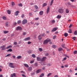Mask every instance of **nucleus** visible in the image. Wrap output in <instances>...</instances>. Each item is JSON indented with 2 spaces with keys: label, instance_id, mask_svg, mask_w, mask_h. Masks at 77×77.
<instances>
[{
  "label": "nucleus",
  "instance_id": "obj_49",
  "mask_svg": "<svg viewBox=\"0 0 77 77\" xmlns=\"http://www.w3.org/2000/svg\"><path fill=\"white\" fill-rule=\"evenodd\" d=\"M20 72L22 74H25V72H23V71H21Z\"/></svg>",
  "mask_w": 77,
  "mask_h": 77
},
{
  "label": "nucleus",
  "instance_id": "obj_57",
  "mask_svg": "<svg viewBox=\"0 0 77 77\" xmlns=\"http://www.w3.org/2000/svg\"><path fill=\"white\" fill-rule=\"evenodd\" d=\"M19 6H20L21 7L22 6V4H20L18 5Z\"/></svg>",
  "mask_w": 77,
  "mask_h": 77
},
{
  "label": "nucleus",
  "instance_id": "obj_15",
  "mask_svg": "<svg viewBox=\"0 0 77 77\" xmlns=\"http://www.w3.org/2000/svg\"><path fill=\"white\" fill-rule=\"evenodd\" d=\"M18 13H19V11H16L15 13V15L16 16H17L18 15Z\"/></svg>",
  "mask_w": 77,
  "mask_h": 77
},
{
  "label": "nucleus",
  "instance_id": "obj_4",
  "mask_svg": "<svg viewBox=\"0 0 77 77\" xmlns=\"http://www.w3.org/2000/svg\"><path fill=\"white\" fill-rule=\"evenodd\" d=\"M27 23V20L26 19H25L23 20L22 24H25Z\"/></svg>",
  "mask_w": 77,
  "mask_h": 77
},
{
  "label": "nucleus",
  "instance_id": "obj_5",
  "mask_svg": "<svg viewBox=\"0 0 77 77\" xmlns=\"http://www.w3.org/2000/svg\"><path fill=\"white\" fill-rule=\"evenodd\" d=\"M47 59V57H43L41 59V62H44L45 61V60Z\"/></svg>",
  "mask_w": 77,
  "mask_h": 77
},
{
  "label": "nucleus",
  "instance_id": "obj_47",
  "mask_svg": "<svg viewBox=\"0 0 77 77\" xmlns=\"http://www.w3.org/2000/svg\"><path fill=\"white\" fill-rule=\"evenodd\" d=\"M35 74L34 72L32 73H31V75L32 76H33V75H35Z\"/></svg>",
  "mask_w": 77,
  "mask_h": 77
},
{
  "label": "nucleus",
  "instance_id": "obj_23",
  "mask_svg": "<svg viewBox=\"0 0 77 77\" xmlns=\"http://www.w3.org/2000/svg\"><path fill=\"white\" fill-rule=\"evenodd\" d=\"M24 65L25 67H27V68L29 67V65H28V64H24Z\"/></svg>",
  "mask_w": 77,
  "mask_h": 77
},
{
  "label": "nucleus",
  "instance_id": "obj_30",
  "mask_svg": "<svg viewBox=\"0 0 77 77\" xmlns=\"http://www.w3.org/2000/svg\"><path fill=\"white\" fill-rule=\"evenodd\" d=\"M47 4L46 3H44L43 4V7H44V6H47Z\"/></svg>",
  "mask_w": 77,
  "mask_h": 77
},
{
  "label": "nucleus",
  "instance_id": "obj_1",
  "mask_svg": "<svg viewBox=\"0 0 77 77\" xmlns=\"http://www.w3.org/2000/svg\"><path fill=\"white\" fill-rule=\"evenodd\" d=\"M51 40L50 39L45 40L43 42V44H47L48 42H50Z\"/></svg>",
  "mask_w": 77,
  "mask_h": 77
},
{
  "label": "nucleus",
  "instance_id": "obj_28",
  "mask_svg": "<svg viewBox=\"0 0 77 77\" xmlns=\"http://www.w3.org/2000/svg\"><path fill=\"white\" fill-rule=\"evenodd\" d=\"M63 50V49L62 48H59L58 49V51H62Z\"/></svg>",
  "mask_w": 77,
  "mask_h": 77
},
{
  "label": "nucleus",
  "instance_id": "obj_45",
  "mask_svg": "<svg viewBox=\"0 0 77 77\" xmlns=\"http://www.w3.org/2000/svg\"><path fill=\"white\" fill-rule=\"evenodd\" d=\"M3 19L5 20H6V17H3Z\"/></svg>",
  "mask_w": 77,
  "mask_h": 77
},
{
  "label": "nucleus",
  "instance_id": "obj_37",
  "mask_svg": "<svg viewBox=\"0 0 77 77\" xmlns=\"http://www.w3.org/2000/svg\"><path fill=\"white\" fill-rule=\"evenodd\" d=\"M14 5H15V3L14 2H12L11 3V5H12V6H14Z\"/></svg>",
  "mask_w": 77,
  "mask_h": 77
},
{
  "label": "nucleus",
  "instance_id": "obj_11",
  "mask_svg": "<svg viewBox=\"0 0 77 77\" xmlns=\"http://www.w3.org/2000/svg\"><path fill=\"white\" fill-rule=\"evenodd\" d=\"M37 60L38 61H41V58L40 57H37Z\"/></svg>",
  "mask_w": 77,
  "mask_h": 77
},
{
  "label": "nucleus",
  "instance_id": "obj_8",
  "mask_svg": "<svg viewBox=\"0 0 77 77\" xmlns=\"http://www.w3.org/2000/svg\"><path fill=\"white\" fill-rule=\"evenodd\" d=\"M41 71H42V70L41 69H38L36 71V72L37 74H38V73H39V72H40Z\"/></svg>",
  "mask_w": 77,
  "mask_h": 77
},
{
  "label": "nucleus",
  "instance_id": "obj_63",
  "mask_svg": "<svg viewBox=\"0 0 77 77\" xmlns=\"http://www.w3.org/2000/svg\"><path fill=\"white\" fill-rule=\"evenodd\" d=\"M15 35H14V34L13 33V34H12L11 35V37H12V36H14Z\"/></svg>",
  "mask_w": 77,
  "mask_h": 77
},
{
  "label": "nucleus",
  "instance_id": "obj_35",
  "mask_svg": "<svg viewBox=\"0 0 77 77\" xmlns=\"http://www.w3.org/2000/svg\"><path fill=\"white\" fill-rule=\"evenodd\" d=\"M32 57H33V58H35L36 57V56L35 55V54H32Z\"/></svg>",
  "mask_w": 77,
  "mask_h": 77
},
{
  "label": "nucleus",
  "instance_id": "obj_44",
  "mask_svg": "<svg viewBox=\"0 0 77 77\" xmlns=\"http://www.w3.org/2000/svg\"><path fill=\"white\" fill-rule=\"evenodd\" d=\"M66 57H64L63 59L62 60V61H64V60H66Z\"/></svg>",
  "mask_w": 77,
  "mask_h": 77
},
{
  "label": "nucleus",
  "instance_id": "obj_39",
  "mask_svg": "<svg viewBox=\"0 0 77 77\" xmlns=\"http://www.w3.org/2000/svg\"><path fill=\"white\" fill-rule=\"evenodd\" d=\"M35 8V9H37L38 8V6L36 5H35L34 6Z\"/></svg>",
  "mask_w": 77,
  "mask_h": 77
},
{
  "label": "nucleus",
  "instance_id": "obj_20",
  "mask_svg": "<svg viewBox=\"0 0 77 77\" xmlns=\"http://www.w3.org/2000/svg\"><path fill=\"white\" fill-rule=\"evenodd\" d=\"M66 14H68L69 12V11L68 10V9H66Z\"/></svg>",
  "mask_w": 77,
  "mask_h": 77
},
{
  "label": "nucleus",
  "instance_id": "obj_13",
  "mask_svg": "<svg viewBox=\"0 0 77 77\" xmlns=\"http://www.w3.org/2000/svg\"><path fill=\"white\" fill-rule=\"evenodd\" d=\"M43 14H44V12L42 11H41L39 12V15H43Z\"/></svg>",
  "mask_w": 77,
  "mask_h": 77
},
{
  "label": "nucleus",
  "instance_id": "obj_54",
  "mask_svg": "<svg viewBox=\"0 0 77 77\" xmlns=\"http://www.w3.org/2000/svg\"><path fill=\"white\" fill-rule=\"evenodd\" d=\"M20 23H21V21H20V20H19V21H18V22H17V23H18V24H20Z\"/></svg>",
  "mask_w": 77,
  "mask_h": 77
},
{
  "label": "nucleus",
  "instance_id": "obj_18",
  "mask_svg": "<svg viewBox=\"0 0 77 77\" xmlns=\"http://www.w3.org/2000/svg\"><path fill=\"white\" fill-rule=\"evenodd\" d=\"M41 35H39L38 36V39H39V40H41V39H42V37H41Z\"/></svg>",
  "mask_w": 77,
  "mask_h": 77
},
{
  "label": "nucleus",
  "instance_id": "obj_43",
  "mask_svg": "<svg viewBox=\"0 0 77 77\" xmlns=\"http://www.w3.org/2000/svg\"><path fill=\"white\" fill-rule=\"evenodd\" d=\"M26 35V32H23V35H24V36H25Z\"/></svg>",
  "mask_w": 77,
  "mask_h": 77
},
{
  "label": "nucleus",
  "instance_id": "obj_58",
  "mask_svg": "<svg viewBox=\"0 0 77 77\" xmlns=\"http://www.w3.org/2000/svg\"><path fill=\"white\" fill-rule=\"evenodd\" d=\"M45 55L46 56H48V55H49L48 53H47L45 54Z\"/></svg>",
  "mask_w": 77,
  "mask_h": 77
},
{
  "label": "nucleus",
  "instance_id": "obj_53",
  "mask_svg": "<svg viewBox=\"0 0 77 77\" xmlns=\"http://www.w3.org/2000/svg\"><path fill=\"white\" fill-rule=\"evenodd\" d=\"M74 54H77V51H75L74 52Z\"/></svg>",
  "mask_w": 77,
  "mask_h": 77
},
{
  "label": "nucleus",
  "instance_id": "obj_46",
  "mask_svg": "<svg viewBox=\"0 0 77 77\" xmlns=\"http://www.w3.org/2000/svg\"><path fill=\"white\" fill-rule=\"evenodd\" d=\"M72 39L75 41V39H76V38L75 37H74L72 38Z\"/></svg>",
  "mask_w": 77,
  "mask_h": 77
},
{
  "label": "nucleus",
  "instance_id": "obj_25",
  "mask_svg": "<svg viewBox=\"0 0 77 77\" xmlns=\"http://www.w3.org/2000/svg\"><path fill=\"white\" fill-rule=\"evenodd\" d=\"M64 35L65 37H67V36H68V34L66 33H64Z\"/></svg>",
  "mask_w": 77,
  "mask_h": 77
},
{
  "label": "nucleus",
  "instance_id": "obj_16",
  "mask_svg": "<svg viewBox=\"0 0 77 77\" xmlns=\"http://www.w3.org/2000/svg\"><path fill=\"white\" fill-rule=\"evenodd\" d=\"M11 77H15V76H16V75L15 74V73H14L13 74H11Z\"/></svg>",
  "mask_w": 77,
  "mask_h": 77
},
{
  "label": "nucleus",
  "instance_id": "obj_50",
  "mask_svg": "<svg viewBox=\"0 0 77 77\" xmlns=\"http://www.w3.org/2000/svg\"><path fill=\"white\" fill-rule=\"evenodd\" d=\"M28 53H29V54H30L31 53H32V51L29 50L28 51Z\"/></svg>",
  "mask_w": 77,
  "mask_h": 77
},
{
  "label": "nucleus",
  "instance_id": "obj_21",
  "mask_svg": "<svg viewBox=\"0 0 77 77\" xmlns=\"http://www.w3.org/2000/svg\"><path fill=\"white\" fill-rule=\"evenodd\" d=\"M61 17L62 16L60 15H58L57 16V18H58V19H59L60 18H61Z\"/></svg>",
  "mask_w": 77,
  "mask_h": 77
},
{
  "label": "nucleus",
  "instance_id": "obj_51",
  "mask_svg": "<svg viewBox=\"0 0 77 77\" xmlns=\"http://www.w3.org/2000/svg\"><path fill=\"white\" fill-rule=\"evenodd\" d=\"M70 1L72 2H76V0H70Z\"/></svg>",
  "mask_w": 77,
  "mask_h": 77
},
{
  "label": "nucleus",
  "instance_id": "obj_31",
  "mask_svg": "<svg viewBox=\"0 0 77 77\" xmlns=\"http://www.w3.org/2000/svg\"><path fill=\"white\" fill-rule=\"evenodd\" d=\"M12 46L9 45L6 48V49H8V48H12Z\"/></svg>",
  "mask_w": 77,
  "mask_h": 77
},
{
  "label": "nucleus",
  "instance_id": "obj_34",
  "mask_svg": "<svg viewBox=\"0 0 77 77\" xmlns=\"http://www.w3.org/2000/svg\"><path fill=\"white\" fill-rule=\"evenodd\" d=\"M22 57L21 56H17V59H21Z\"/></svg>",
  "mask_w": 77,
  "mask_h": 77
},
{
  "label": "nucleus",
  "instance_id": "obj_64",
  "mask_svg": "<svg viewBox=\"0 0 77 77\" xmlns=\"http://www.w3.org/2000/svg\"><path fill=\"white\" fill-rule=\"evenodd\" d=\"M64 66H65V67H68V65L66 64V65H65Z\"/></svg>",
  "mask_w": 77,
  "mask_h": 77
},
{
  "label": "nucleus",
  "instance_id": "obj_26",
  "mask_svg": "<svg viewBox=\"0 0 77 77\" xmlns=\"http://www.w3.org/2000/svg\"><path fill=\"white\" fill-rule=\"evenodd\" d=\"M65 44H63L62 45V47H63V48H66V47H65Z\"/></svg>",
  "mask_w": 77,
  "mask_h": 77
},
{
  "label": "nucleus",
  "instance_id": "obj_62",
  "mask_svg": "<svg viewBox=\"0 0 77 77\" xmlns=\"http://www.w3.org/2000/svg\"><path fill=\"white\" fill-rule=\"evenodd\" d=\"M33 62H34V61H31L30 62V63H33Z\"/></svg>",
  "mask_w": 77,
  "mask_h": 77
},
{
  "label": "nucleus",
  "instance_id": "obj_40",
  "mask_svg": "<svg viewBox=\"0 0 77 77\" xmlns=\"http://www.w3.org/2000/svg\"><path fill=\"white\" fill-rule=\"evenodd\" d=\"M39 51H42V49L41 48H39Z\"/></svg>",
  "mask_w": 77,
  "mask_h": 77
},
{
  "label": "nucleus",
  "instance_id": "obj_56",
  "mask_svg": "<svg viewBox=\"0 0 77 77\" xmlns=\"http://www.w3.org/2000/svg\"><path fill=\"white\" fill-rule=\"evenodd\" d=\"M21 18H24V14H22L21 16Z\"/></svg>",
  "mask_w": 77,
  "mask_h": 77
},
{
  "label": "nucleus",
  "instance_id": "obj_22",
  "mask_svg": "<svg viewBox=\"0 0 77 77\" xmlns=\"http://www.w3.org/2000/svg\"><path fill=\"white\" fill-rule=\"evenodd\" d=\"M53 2H54V0H51V2L50 5L51 6L52 5H53Z\"/></svg>",
  "mask_w": 77,
  "mask_h": 77
},
{
  "label": "nucleus",
  "instance_id": "obj_6",
  "mask_svg": "<svg viewBox=\"0 0 77 77\" xmlns=\"http://www.w3.org/2000/svg\"><path fill=\"white\" fill-rule=\"evenodd\" d=\"M5 45H3L2 46L0 47V48H2V50H6V48H5Z\"/></svg>",
  "mask_w": 77,
  "mask_h": 77
},
{
  "label": "nucleus",
  "instance_id": "obj_33",
  "mask_svg": "<svg viewBox=\"0 0 77 77\" xmlns=\"http://www.w3.org/2000/svg\"><path fill=\"white\" fill-rule=\"evenodd\" d=\"M74 35H77V31L76 30L74 33Z\"/></svg>",
  "mask_w": 77,
  "mask_h": 77
},
{
  "label": "nucleus",
  "instance_id": "obj_9",
  "mask_svg": "<svg viewBox=\"0 0 77 77\" xmlns=\"http://www.w3.org/2000/svg\"><path fill=\"white\" fill-rule=\"evenodd\" d=\"M49 11H50V7H48L47 11H46V14H48V13H49Z\"/></svg>",
  "mask_w": 77,
  "mask_h": 77
},
{
  "label": "nucleus",
  "instance_id": "obj_36",
  "mask_svg": "<svg viewBox=\"0 0 77 77\" xmlns=\"http://www.w3.org/2000/svg\"><path fill=\"white\" fill-rule=\"evenodd\" d=\"M44 75V74L42 73L41 75H40L39 76V77H43Z\"/></svg>",
  "mask_w": 77,
  "mask_h": 77
},
{
  "label": "nucleus",
  "instance_id": "obj_14",
  "mask_svg": "<svg viewBox=\"0 0 77 77\" xmlns=\"http://www.w3.org/2000/svg\"><path fill=\"white\" fill-rule=\"evenodd\" d=\"M32 70V68L31 67H29L28 69V71H31Z\"/></svg>",
  "mask_w": 77,
  "mask_h": 77
},
{
  "label": "nucleus",
  "instance_id": "obj_10",
  "mask_svg": "<svg viewBox=\"0 0 77 77\" xmlns=\"http://www.w3.org/2000/svg\"><path fill=\"white\" fill-rule=\"evenodd\" d=\"M29 40H30V37H28L25 38L24 41H29Z\"/></svg>",
  "mask_w": 77,
  "mask_h": 77
},
{
  "label": "nucleus",
  "instance_id": "obj_48",
  "mask_svg": "<svg viewBox=\"0 0 77 77\" xmlns=\"http://www.w3.org/2000/svg\"><path fill=\"white\" fill-rule=\"evenodd\" d=\"M14 45H17V42H14Z\"/></svg>",
  "mask_w": 77,
  "mask_h": 77
},
{
  "label": "nucleus",
  "instance_id": "obj_29",
  "mask_svg": "<svg viewBox=\"0 0 77 77\" xmlns=\"http://www.w3.org/2000/svg\"><path fill=\"white\" fill-rule=\"evenodd\" d=\"M8 52L12 51V50L11 49H9L7 50Z\"/></svg>",
  "mask_w": 77,
  "mask_h": 77
},
{
  "label": "nucleus",
  "instance_id": "obj_42",
  "mask_svg": "<svg viewBox=\"0 0 77 77\" xmlns=\"http://www.w3.org/2000/svg\"><path fill=\"white\" fill-rule=\"evenodd\" d=\"M52 23H55V20H52L51 21Z\"/></svg>",
  "mask_w": 77,
  "mask_h": 77
},
{
  "label": "nucleus",
  "instance_id": "obj_3",
  "mask_svg": "<svg viewBox=\"0 0 77 77\" xmlns=\"http://www.w3.org/2000/svg\"><path fill=\"white\" fill-rule=\"evenodd\" d=\"M58 11L60 14H63V10L62 9H59Z\"/></svg>",
  "mask_w": 77,
  "mask_h": 77
},
{
  "label": "nucleus",
  "instance_id": "obj_60",
  "mask_svg": "<svg viewBox=\"0 0 77 77\" xmlns=\"http://www.w3.org/2000/svg\"><path fill=\"white\" fill-rule=\"evenodd\" d=\"M35 20H39V18L37 17L35 18Z\"/></svg>",
  "mask_w": 77,
  "mask_h": 77
},
{
  "label": "nucleus",
  "instance_id": "obj_24",
  "mask_svg": "<svg viewBox=\"0 0 77 77\" xmlns=\"http://www.w3.org/2000/svg\"><path fill=\"white\" fill-rule=\"evenodd\" d=\"M57 47V46L54 45H53L52 46V47L53 48H56V47Z\"/></svg>",
  "mask_w": 77,
  "mask_h": 77
},
{
  "label": "nucleus",
  "instance_id": "obj_12",
  "mask_svg": "<svg viewBox=\"0 0 77 77\" xmlns=\"http://www.w3.org/2000/svg\"><path fill=\"white\" fill-rule=\"evenodd\" d=\"M57 30V28L56 27L54 28L52 30V32H55V31H56Z\"/></svg>",
  "mask_w": 77,
  "mask_h": 77
},
{
  "label": "nucleus",
  "instance_id": "obj_32",
  "mask_svg": "<svg viewBox=\"0 0 77 77\" xmlns=\"http://www.w3.org/2000/svg\"><path fill=\"white\" fill-rule=\"evenodd\" d=\"M11 56V54H8L7 55L5 56V57H9V56Z\"/></svg>",
  "mask_w": 77,
  "mask_h": 77
},
{
  "label": "nucleus",
  "instance_id": "obj_52",
  "mask_svg": "<svg viewBox=\"0 0 77 77\" xmlns=\"http://www.w3.org/2000/svg\"><path fill=\"white\" fill-rule=\"evenodd\" d=\"M64 55L65 56V57H68V58H69V56H68V55H67L66 54H65Z\"/></svg>",
  "mask_w": 77,
  "mask_h": 77
},
{
  "label": "nucleus",
  "instance_id": "obj_27",
  "mask_svg": "<svg viewBox=\"0 0 77 77\" xmlns=\"http://www.w3.org/2000/svg\"><path fill=\"white\" fill-rule=\"evenodd\" d=\"M8 32H9V31H3V32L5 34H6V33H8Z\"/></svg>",
  "mask_w": 77,
  "mask_h": 77
},
{
  "label": "nucleus",
  "instance_id": "obj_7",
  "mask_svg": "<svg viewBox=\"0 0 77 77\" xmlns=\"http://www.w3.org/2000/svg\"><path fill=\"white\" fill-rule=\"evenodd\" d=\"M22 29V28H21V27L20 26L17 27L16 29L17 30H21Z\"/></svg>",
  "mask_w": 77,
  "mask_h": 77
},
{
  "label": "nucleus",
  "instance_id": "obj_55",
  "mask_svg": "<svg viewBox=\"0 0 77 77\" xmlns=\"http://www.w3.org/2000/svg\"><path fill=\"white\" fill-rule=\"evenodd\" d=\"M35 66H38V64L37 63H35L34 64Z\"/></svg>",
  "mask_w": 77,
  "mask_h": 77
},
{
  "label": "nucleus",
  "instance_id": "obj_41",
  "mask_svg": "<svg viewBox=\"0 0 77 77\" xmlns=\"http://www.w3.org/2000/svg\"><path fill=\"white\" fill-rule=\"evenodd\" d=\"M51 75V73H50L48 74L47 75V77H49V76H50Z\"/></svg>",
  "mask_w": 77,
  "mask_h": 77
},
{
  "label": "nucleus",
  "instance_id": "obj_2",
  "mask_svg": "<svg viewBox=\"0 0 77 77\" xmlns=\"http://www.w3.org/2000/svg\"><path fill=\"white\" fill-rule=\"evenodd\" d=\"M13 65H14V63H9V66L10 67H11V68H15V66Z\"/></svg>",
  "mask_w": 77,
  "mask_h": 77
},
{
  "label": "nucleus",
  "instance_id": "obj_59",
  "mask_svg": "<svg viewBox=\"0 0 77 77\" xmlns=\"http://www.w3.org/2000/svg\"><path fill=\"white\" fill-rule=\"evenodd\" d=\"M31 43H32V42H28V44H31Z\"/></svg>",
  "mask_w": 77,
  "mask_h": 77
},
{
  "label": "nucleus",
  "instance_id": "obj_61",
  "mask_svg": "<svg viewBox=\"0 0 77 77\" xmlns=\"http://www.w3.org/2000/svg\"><path fill=\"white\" fill-rule=\"evenodd\" d=\"M22 76H23V77H26V75H24V74H22Z\"/></svg>",
  "mask_w": 77,
  "mask_h": 77
},
{
  "label": "nucleus",
  "instance_id": "obj_19",
  "mask_svg": "<svg viewBox=\"0 0 77 77\" xmlns=\"http://www.w3.org/2000/svg\"><path fill=\"white\" fill-rule=\"evenodd\" d=\"M5 24L6 27H8L9 26V23L8 22H7L5 23Z\"/></svg>",
  "mask_w": 77,
  "mask_h": 77
},
{
  "label": "nucleus",
  "instance_id": "obj_17",
  "mask_svg": "<svg viewBox=\"0 0 77 77\" xmlns=\"http://www.w3.org/2000/svg\"><path fill=\"white\" fill-rule=\"evenodd\" d=\"M68 32L69 33H72V30H71V29H69L68 31Z\"/></svg>",
  "mask_w": 77,
  "mask_h": 77
},
{
  "label": "nucleus",
  "instance_id": "obj_38",
  "mask_svg": "<svg viewBox=\"0 0 77 77\" xmlns=\"http://www.w3.org/2000/svg\"><path fill=\"white\" fill-rule=\"evenodd\" d=\"M7 12L8 14H11V11L9 10H7Z\"/></svg>",
  "mask_w": 77,
  "mask_h": 77
}]
</instances>
